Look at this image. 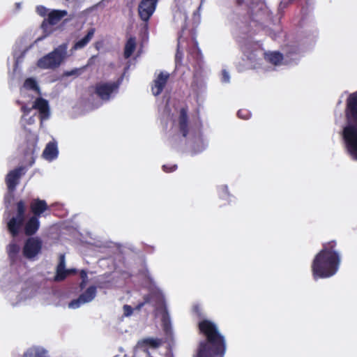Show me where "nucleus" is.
I'll return each mask as SVG.
<instances>
[{
	"mask_svg": "<svg viewBox=\"0 0 357 357\" xmlns=\"http://www.w3.org/2000/svg\"><path fill=\"white\" fill-rule=\"evenodd\" d=\"M303 1H305V2H306V3H308L307 0H303Z\"/></svg>",
	"mask_w": 357,
	"mask_h": 357,
	"instance_id": "nucleus-47",
	"label": "nucleus"
},
{
	"mask_svg": "<svg viewBox=\"0 0 357 357\" xmlns=\"http://www.w3.org/2000/svg\"><path fill=\"white\" fill-rule=\"evenodd\" d=\"M306 10L307 9L303 7L301 10L302 13H305L306 12Z\"/></svg>",
	"mask_w": 357,
	"mask_h": 357,
	"instance_id": "nucleus-44",
	"label": "nucleus"
},
{
	"mask_svg": "<svg viewBox=\"0 0 357 357\" xmlns=\"http://www.w3.org/2000/svg\"><path fill=\"white\" fill-rule=\"evenodd\" d=\"M169 78L167 72H160L153 80L151 85V91L153 96H158L162 92Z\"/></svg>",
	"mask_w": 357,
	"mask_h": 357,
	"instance_id": "nucleus-11",
	"label": "nucleus"
},
{
	"mask_svg": "<svg viewBox=\"0 0 357 357\" xmlns=\"http://www.w3.org/2000/svg\"><path fill=\"white\" fill-rule=\"evenodd\" d=\"M237 114L238 116L242 119H248L251 116L250 111L246 109H239Z\"/></svg>",
	"mask_w": 357,
	"mask_h": 357,
	"instance_id": "nucleus-28",
	"label": "nucleus"
},
{
	"mask_svg": "<svg viewBox=\"0 0 357 357\" xmlns=\"http://www.w3.org/2000/svg\"><path fill=\"white\" fill-rule=\"evenodd\" d=\"M195 357H201V342L197 346Z\"/></svg>",
	"mask_w": 357,
	"mask_h": 357,
	"instance_id": "nucleus-37",
	"label": "nucleus"
},
{
	"mask_svg": "<svg viewBox=\"0 0 357 357\" xmlns=\"http://www.w3.org/2000/svg\"><path fill=\"white\" fill-rule=\"evenodd\" d=\"M219 194L221 198L227 199L229 197V195L228 192V189L227 185H222L219 188Z\"/></svg>",
	"mask_w": 357,
	"mask_h": 357,
	"instance_id": "nucleus-29",
	"label": "nucleus"
},
{
	"mask_svg": "<svg viewBox=\"0 0 357 357\" xmlns=\"http://www.w3.org/2000/svg\"><path fill=\"white\" fill-rule=\"evenodd\" d=\"M68 13L65 10H54L51 11L42 23V28L46 29L47 25L57 24L64 17L67 15Z\"/></svg>",
	"mask_w": 357,
	"mask_h": 357,
	"instance_id": "nucleus-13",
	"label": "nucleus"
},
{
	"mask_svg": "<svg viewBox=\"0 0 357 357\" xmlns=\"http://www.w3.org/2000/svg\"><path fill=\"white\" fill-rule=\"evenodd\" d=\"M59 154L57 144L56 142H50L46 145L43 152V157L48 160L55 159Z\"/></svg>",
	"mask_w": 357,
	"mask_h": 357,
	"instance_id": "nucleus-19",
	"label": "nucleus"
},
{
	"mask_svg": "<svg viewBox=\"0 0 357 357\" xmlns=\"http://www.w3.org/2000/svg\"><path fill=\"white\" fill-rule=\"evenodd\" d=\"M188 117L187 109L181 108L179 112L178 124L182 135L185 137L188 134Z\"/></svg>",
	"mask_w": 357,
	"mask_h": 357,
	"instance_id": "nucleus-18",
	"label": "nucleus"
},
{
	"mask_svg": "<svg viewBox=\"0 0 357 357\" xmlns=\"http://www.w3.org/2000/svg\"><path fill=\"white\" fill-rule=\"evenodd\" d=\"M22 357H50L47 350L41 347L33 346L27 349Z\"/></svg>",
	"mask_w": 357,
	"mask_h": 357,
	"instance_id": "nucleus-20",
	"label": "nucleus"
},
{
	"mask_svg": "<svg viewBox=\"0 0 357 357\" xmlns=\"http://www.w3.org/2000/svg\"><path fill=\"white\" fill-rule=\"evenodd\" d=\"M243 0H238V3L241 4Z\"/></svg>",
	"mask_w": 357,
	"mask_h": 357,
	"instance_id": "nucleus-46",
	"label": "nucleus"
},
{
	"mask_svg": "<svg viewBox=\"0 0 357 357\" xmlns=\"http://www.w3.org/2000/svg\"><path fill=\"white\" fill-rule=\"evenodd\" d=\"M94 33H95V29H93V28L90 29L88 31L87 34L84 38L79 40L78 41H77L75 43L74 47H73L74 49L79 50V49H82V48L84 47L92 39V38L94 35Z\"/></svg>",
	"mask_w": 357,
	"mask_h": 357,
	"instance_id": "nucleus-21",
	"label": "nucleus"
},
{
	"mask_svg": "<svg viewBox=\"0 0 357 357\" xmlns=\"http://www.w3.org/2000/svg\"><path fill=\"white\" fill-rule=\"evenodd\" d=\"M345 116L342 139L349 156L357 160V91L351 93L347 99Z\"/></svg>",
	"mask_w": 357,
	"mask_h": 357,
	"instance_id": "nucleus-1",
	"label": "nucleus"
},
{
	"mask_svg": "<svg viewBox=\"0 0 357 357\" xmlns=\"http://www.w3.org/2000/svg\"><path fill=\"white\" fill-rule=\"evenodd\" d=\"M24 231L26 236H31L34 235L40 227L39 218L36 216L30 217L28 220L24 223Z\"/></svg>",
	"mask_w": 357,
	"mask_h": 357,
	"instance_id": "nucleus-15",
	"label": "nucleus"
},
{
	"mask_svg": "<svg viewBox=\"0 0 357 357\" xmlns=\"http://www.w3.org/2000/svg\"><path fill=\"white\" fill-rule=\"evenodd\" d=\"M30 210L33 213L32 216H36L38 218H40L45 211L49 210V206L45 200L36 198L31 201L30 204Z\"/></svg>",
	"mask_w": 357,
	"mask_h": 357,
	"instance_id": "nucleus-14",
	"label": "nucleus"
},
{
	"mask_svg": "<svg viewBox=\"0 0 357 357\" xmlns=\"http://www.w3.org/2000/svg\"><path fill=\"white\" fill-rule=\"evenodd\" d=\"M150 301H151V296L149 294L145 295L144 296V301H143L144 303L146 304V303H149Z\"/></svg>",
	"mask_w": 357,
	"mask_h": 357,
	"instance_id": "nucleus-39",
	"label": "nucleus"
},
{
	"mask_svg": "<svg viewBox=\"0 0 357 357\" xmlns=\"http://www.w3.org/2000/svg\"><path fill=\"white\" fill-rule=\"evenodd\" d=\"M299 59V54L297 48H294L293 50H289L286 54L285 60L287 62H296Z\"/></svg>",
	"mask_w": 357,
	"mask_h": 357,
	"instance_id": "nucleus-26",
	"label": "nucleus"
},
{
	"mask_svg": "<svg viewBox=\"0 0 357 357\" xmlns=\"http://www.w3.org/2000/svg\"><path fill=\"white\" fill-rule=\"evenodd\" d=\"M230 80V76L225 70H223L222 72V82L225 83L229 82Z\"/></svg>",
	"mask_w": 357,
	"mask_h": 357,
	"instance_id": "nucleus-33",
	"label": "nucleus"
},
{
	"mask_svg": "<svg viewBox=\"0 0 357 357\" xmlns=\"http://www.w3.org/2000/svg\"><path fill=\"white\" fill-rule=\"evenodd\" d=\"M80 278L82 280H87L88 276H87V272L85 270H82L79 273Z\"/></svg>",
	"mask_w": 357,
	"mask_h": 357,
	"instance_id": "nucleus-35",
	"label": "nucleus"
},
{
	"mask_svg": "<svg viewBox=\"0 0 357 357\" xmlns=\"http://www.w3.org/2000/svg\"><path fill=\"white\" fill-rule=\"evenodd\" d=\"M32 108L39 111L41 120L47 119L50 116L48 102L43 98H36Z\"/></svg>",
	"mask_w": 357,
	"mask_h": 357,
	"instance_id": "nucleus-16",
	"label": "nucleus"
},
{
	"mask_svg": "<svg viewBox=\"0 0 357 357\" xmlns=\"http://www.w3.org/2000/svg\"><path fill=\"white\" fill-rule=\"evenodd\" d=\"M133 312V309L130 305H123V314L126 317H129L132 315Z\"/></svg>",
	"mask_w": 357,
	"mask_h": 357,
	"instance_id": "nucleus-31",
	"label": "nucleus"
},
{
	"mask_svg": "<svg viewBox=\"0 0 357 357\" xmlns=\"http://www.w3.org/2000/svg\"><path fill=\"white\" fill-rule=\"evenodd\" d=\"M86 283H87V280H82L81 282L79 283V288L81 289H83L85 288L86 285Z\"/></svg>",
	"mask_w": 357,
	"mask_h": 357,
	"instance_id": "nucleus-40",
	"label": "nucleus"
},
{
	"mask_svg": "<svg viewBox=\"0 0 357 357\" xmlns=\"http://www.w3.org/2000/svg\"><path fill=\"white\" fill-rule=\"evenodd\" d=\"M31 109L32 108H30L26 105H23L21 108L22 111L23 112V113L24 114H29L30 113V112L31 111Z\"/></svg>",
	"mask_w": 357,
	"mask_h": 357,
	"instance_id": "nucleus-36",
	"label": "nucleus"
},
{
	"mask_svg": "<svg viewBox=\"0 0 357 357\" xmlns=\"http://www.w3.org/2000/svg\"><path fill=\"white\" fill-rule=\"evenodd\" d=\"M24 86L26 89L29 90H38V86L36 81L31 77L27 78L24 82Z\"/></svg>",
	"mask_w": 357,
	"mask_h": 357,
	"instance_id": "nucleus-27",
	"label": "nucleus"
},
{
	"mask_svg": "<svg viewBox=\"0 0 357 357\" xmlns=\"http://www.w3.org/2000/svg\"><path fill=\"white\" fill-rule=\"evenodd\" d=\"M193 311H194V312H195L196 314H197V315L199 317V306H198V305H195V306H194V307H193Z\"/></svg>",
	"mask_w": 357,
	"mask_h": 357,
	"instance_id": "nucleus-42",
	"label": "nucleus"
},
{
	"mask_svg": "<svg viewBox=\"0 0 357 357\" xmlns=\"http://www.w3.org/2000/svg\"><path fill=\"white\" fill-rule=\"evenodd\" d=\"M67 278V271L66 269L65 255L61 254L59 255V264L56 266V275L54 280L57 282L63 281Z\"/></svg>",
	"mask_w": 357,
	"mask_h": 357,
	"instance_id": "nucleus-17",
	"label": "nucleus"
},
{
	"mask_svg": "<svg viewBox=\"0 0 357 357\" xmlns=\"http://www.w3.org/2000/svg\"><path fill=\"white\" fill-rule=\"evenodd\" d=\"M335 241L324 245L323 249L316 255L312 266L314 280L327 278L334 275L340 264V254L333 250Z\"/></svg>",
	"mask_w": 357,
	"mask_h": 357,
	"instance_id": "nucleus-2",
	"label": "nucleus"
},
{
	"mask_svg": "<svg viewBox=\"0 0 357 357\" xmlns=\"http://www.w3.org/2000/svg\"><path fill=\"white\" fill-rule=\"evenodd\" d=\"M160 344V341L158 339L153 338H145L139 340L137 344V347L139 348H143L146 346H151L153 348L158 347Z\"/></svg>",
	"mask_w": 357,
	"mask_h": 357,
	"instance_id": "nucleus-24",
	"label": "nucleus"
},
{
	"mask_svg": "<svg viewBox=\"0 0 357 357\" xmlns=\"http://www.w3.org/2000/svg\"><path fill=\"white\" fill-rule=\"evenodd\" d=\"M64 58V52L56 48L52 52L40 58L37 66L42 69H54L60 66Z\"/></svg>",
	"mask_w": 357,
	"mask_h": 357,
	"instance_id": "nucleus-6",
	"label": "nucleus"
},
{
	"mask_svg": "<svg viewBox=\"0 0 357 357\" xmlns=\"http://www.w3.org/2000/svg\"><path fill=\"white\" fill-rule=\"evenodd\" d=\"M67 271V276L69 275H73L77 273V270L75 268H70L66 269Z\"/></svg>",
	"mask_w": 357,
	"mask_h": 357,
	"instance_id": "nucleus-38",
	"label": "nucleus"
},
{
	"mask_svg": "<svg viewBox=\"0 0 357 357\" xmlns=\"http://www.w3.org/2000/svg\"><path fill=\"white\" fill-rule=\"evenodd\" d=\"M136 49V39L135 37H130L124 47V57L125 59L130 58Z\"/></svg>",
	"mask_w": 357,
	"mask_h": 357,
	"instance_id": "nucleus-22",
	"label": "nucleus"
},
{
	"mask_svg": "<svg viewBox=\"0 0 357 357\" xmlns=\"http://www.w3.org/2000/svg\"><path fill=\"white\" fill-rule=\"evenodd\" d=\"M196 84H195V81L194 80L192 84V87L194 88Z\"/></svg>",
	"mask_w": 357,
	"mask_h": 357,
	"instance_id": "nucleus-45",
	"label": "nucleus"
},
{
	"mask_svg": "<svg viewBox=\"0 0 357 357\" xmlns=\"http://www.w3.org/2000/svg\"><path fill=\"white\" fill-rule=\"evenodd\" d=\"M6 250L10 261L15 262L20 250V246L15 242H11L8 245Z\"/></svg>",
	"mask_w": 357,
	"mask_h": 357,
	"instance_id": "nucleus-23",
	"label": "nucleus"
},
{
	"mask_svg": "<svg viewBox=\"0 0 357 357\" xmlns=\"http://www.w3.org/2000/svg\"><path fill=\"white\" fill-rule=\"evenodd\" d=\"M161 321L164 331L166 333H169L171 331V321L166 307L162 311Z\"/></svg>",
	"mask_w": 357,
	"mask_h": 357,
	"instance_id": "nucleus-25",
	"label": "nucleus"
},
{
	"mask_svg": "<svg viewBox=\"0 0 357 357\" xmlns=\"http://www.w3.org/2000/svg\"><path fill=\"white\" fill-rule=\"evenodd\" d=\"M24 167H19L10 171L6 176V183L9 190L15 189L19 183V179L24 174Z\"/></svg>",
	"mask_w": 357,
	"mask_h": 357,
	"instance_id": "nucleus-12",
	"label": "nucleus"
},
{
	"mask_svg": "<svg viewBox=\"0 0 357 357\" xmlns=\"http://www.w3.org/2000/svg\"><path fill=\"white\" fill-rule=\"evenodd\" d=\"M43 241L38 237L28 238L23 247V255L27 259H33L41 251Z\"/></svg>",
	"mask_w": 357,
	"mask_h": 357,
	"instance_id": "nucleus-8",
	"label": "nucleus"
},
{
	"mask_svg": "<svg viewBox=\"0 0 357 357\" xmlns=\"http://www.w3.org/2000/svg\"><path fill=\"white\" fill-rule=\"evenodd\" d=\"M197 327L199 331V333H201V318H199L197 321Z\"/></svg>",
	"mask_w": 357,
	"mask_h": 357,
	"instance_id": "nucleus-43",
	"label": "nucleus"
},
{
	"mask_svg": "<svg viewBox=\"0 0 357 357\" xmlns=\"http://www.w3.org/2000/svg\"><path fill=\"white\" fill-rule=\"evenodd\" d=\"M254 50H251L250 46L244 45L241 46L243 54L250 61V66L254 68H259L262 64V59L258 58L259 56H264V60L274 66H277L281 63L283 59L282 54L278 52H271L264 53L259 45Z\"/></svg>",
	"mask_w": 357,
	"mask_h": 357,
	"instance_id": "nucleus-4",
	"label": "nucleus"
},
{
	"mask_svg": "<svg viewBox=\"0 0 357 357\" xmlns=\"http://www.w3.org/2000/svg\"><path fill=\"white\" fill-rule=\"evenodd\" d=\"M176 169H177L176 165H164L162 166L163 171L167 173L174 172Z\"/></svg>",
	"mask_w": 357,
	"mask_h": 357,
	"instance_id": "nucleus-30",
	"label": "nucleus"
},
{
	"mask_svg": "<svg viewBox=\"0 0 357 357\" xmlns=\"http://www.w3.org/2000/svg\"><path fill=\"white\" fill-rule=\"evenodd\" d=\"M96 287L90 286L77 298L72 300L69 303L68 307L73 309L78 308L82 305L91 302L96 297Z\"/></svg>",
	"mask_w": 357,
	"mask_h": 357,
	"instance_id": "nucleus-9",
	"label": "nucleus"
},
{
	"mask_svg": "<svg viewBox=\"0 0 357 357\" xmlns=\"http://www.w3.org/2000/svg\"><path fill=\"white\" fill-rule=\"evenodd\" d=\"M123 77L115 82H100L95 85V93L102 100H109L113 93H117L121 84Z\"/></svg>",
	"mask_w": 357,
	"mask_h": 357,
	"instance_id": "nucleus-7",
	"label": "nucleus"
},
{
	"mask_svg": "<svg viewBox=\"0 0 357 357\" xmlns=\"http://www.w3.org/2000/svg\"><path fill=\"white\" fill-rule=\"evenodd\" d=\"M17 213L7 222V229L10 235L17 237L25 221L26 204L24 201L20 200L16 204Z\"/></svg>",
	"mask_w": 357,
	"mask_h": 357,
	"instance_id": "nucleus-5",
	"label": "nucleus"
},
{
	"mask_svg": "<svg viewBox=\"0 0 357 357\" xmlns=\"http://www.w3.org/2000/svg\"><path fill=\"white\" fill-rule=\"evenodd\" d=\"M145 304L144 302L139 303L137 304V305L135 307V309L137 310H139Z\"/></svg>",
	"mask_w": 357,
	"mask_h": 357,
	"instance_id": "nucleus-41",
	"label": "nucleus"
},
{
	"mask_svg": "<svg viewBox=\"0 0 357 357\" xmlns=\"http://www.w3.org/2000/svg\"><path fill=\"white\" fill-rule=\"evenodd\" d=\"M158 0H142L138 6L139 16L144 22H148L153 14Z\"/></svg>",
	"mask_w": 357,
	"mask_h": 357,
	"instance_id": "nucleus-10",
	"label": "nucleus"
},
{
	"mask_svg": "<svg viewBox=\"0 0 357 357\" xmlns=\"http://www.w3.org/2000/svg\"><path fill=\"white\" fill-rule=\"evenodd\" d=\"M200 9H201V3L197 7L196 11H195L194 13H193V20H194V22H196V19L199 18V13Z\"/></svg>",
	"mask_w": 357,
	"mask_h": 357,
	"instance_id": "nucleus-34",
	"label": "nucleus"
},
{
	"mask_svg": "<svg viewBox=\"0 0 357 357\" xmlns=\"http://www.w3.org/2000/svg\"><path fill=\"white\" fill-rule=\"evenodd\" d=\"M36 10L38 14L42 17H45L47 13V9L43 6H38Z\"/></svg>",
	"mask_w": 357,
	"mask_h": 357,
	"instance_id": "nucleus-32",
	"label": "nucleus"
},
{
	"mask_svg": "<svg viewBox=\"0 0 357 357\" xmlns=\"http://www.w3.org/2000/svg\"><path fill=\"white\" fill-rule=\"evenodd\" d=\"M226 349L225 337L217 325L202 317V357H224Z\"/></svg>",
	"mask_w": 357,
	"mask_h": 357,
	"instance_id": "nucleus-3",
	"label": "nucleus"
}]
</instances>
